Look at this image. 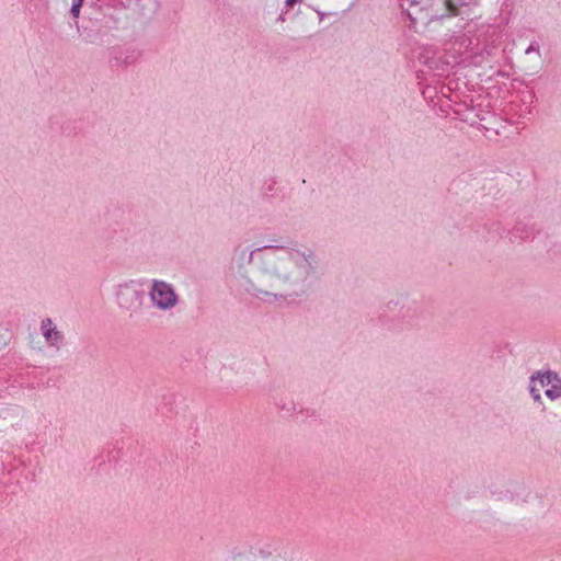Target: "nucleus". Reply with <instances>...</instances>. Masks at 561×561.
Here are the masks:
<instances>
[{
  "label": "nucleus",
  "instance_id": "nucleus-7",
  "mask_svg": "<svg viewBox=\"0 0 561 561\" xmlns=\"http://www.w3.org/2000/svg\"><path fill=\"white\" fill-rule=\"evenodd\" d=\"M298 547L290 541L276 540L272 561H296Z\"/></svg>",
  "mask_w": 561,
  "mask_h": 561
},
{
  "label": "nucleus",
  "instance_id": "nucleus-11",
  "mask_svg": "<svg viewBox=\"0 0 561 561\" xmlns=\"http://www.w3.org/2000/svg\"><path fill=\"white\" fill-rule=\"evenodd\" d=\"M254 293L253 295H255L256 297L265 300V301H272V299L274 301H278V300H285V296L283 295H277V294H273V293H270V291H264V290H257L256 288H253Z\"/></svg>",
  "mask_w": 561,
  "mask_h": 561
},
{
  "label": "nucleus",
  "instance_id": "nucleus-13",
  "mask_svg": "<svg viewBox=\"0 0 561 561\" xmlns=\"http://www.w3.org/2000/svg\"><path fill=\"white\" fill-rule=\"evenodd\" d=\"M536 376H531L529 380V393L535 402L541 403L540 389L536 386Z\"/></svg>",
  "mask_w": 561,
  "mask_h": 561
},
{
  "label": "nucleus",
  "instance_id": "nucleus-6",
  "mask_svg": "<svg viewBox=\"0 0 561 561\" xmlns=\"http://www.w3.org/2000/svg\"><path fill=\"white\" fill-rule=\"evenodd\" d=\"M501 38V32L496 26H482L477 36L478 45H482V51L490 54V49L494 48Z\"/></svg>",
  "mask_w": 561,
  "mask_h": 561
},
{
  "label": "nucleus",
  "instance_id": "nucleus-4",
  "mask_svg": "<svg viewBox=\"0 0 561 561\" xmlns=\"http://www.w3.org/2000/svg\"><path fill=\"white\" fill-rule=\"evenodd\" d=\"M149 294L152 304L162 310L170 309L178 302V296L172 286L163 280L154 279Z\"/></svg>",
  "mask_w": 561,
  "mask_h": 561
},
{
  "label": "nucleus",
  "instance_id": "nucleus-5",
  "mask_svg": "<svg viewBox=\"0 0 561 561\" xmlns=\"http://www.w3.org/2000/svg\"><path fill=\"white\" fill-rule=\"evenodd\" d=\"M274 539H255L250 546L248 561H272L275 547Z\"/></svg>",
  "mask_w": 561,
  "mask_h": 561
},
{
  "label": "nucleus",
  "instance_id": "nucleus-19",
  "mask_svg": "<svg viewBox=\"0 0 561 561\" xmlns=\"http://www.w3.org/2000/svg\"><path fill=\"white\" fill-rule=\"evenodd\" d=\"M299 0H286V7L293 8L295 3H297Z\"/></svg>",
  "mask_w": 561,
  "mask_h": 561
},
{
  "label": "nucleus",
  "instance_id": "nucleus-16",
  "mask_svg": "<svg viewBox=\"0 0 561 561\" xmlns=\"http://www.w3.org/2000/svg\"><path fill=\"white\" fill-rule=\"evenodd\" d=\"M51 324H53V321H51V319H50V318H46V319H44V320L42 321V323H41V330H42L43 335L45 334V330H50V329H53V328H51Z\"/></svg>",
  "mask_w": 561,
  "mask_h": 561
},
{
  "label": "nucleus",
  "instance_id": "nucleus-1",
  "mask_svg": "<svg viewBox=\"0 0 561 561\" xmlns=\"http://www.w3.org/2000/svg\"><path fill=\"white\" fill-rule=\"evenodd\" d=\"M248 263L290 285L304 287L313 273L316 255L311 250L300 252L287 250L285 245L268 244L252 250Z\"/></svg>",
  "mask_w": 561,
  "mask_h": 561
},
{
  "label": "nucleus",
  "instance_id": "nucleus-2",
  "mask_svg": "<svg viewBox=\"0 0 561 561\" xmlns=\"http://www.w3.org/2000/svg\"><path fill=\"white\" fill-rule=\"evenodd\" d=\"M402 14L409 21V27L419 32L422 26L434 20H442L451 15H465L468 4L462 0H398Z\"/></svg>",
  "mask_w": 561,
  "mask_h": 561
},
{
  "label": "nucleus",
  "instance_id": "nucleus-9",
  "mask_svg": "<svg viewBox=\"0 0 561 561\" xmlns=\"http://www.w3.org/2000/svg\"><path fill=\"white\" fill-rule=\"evenodd\" d=\"M533 376L537 377V380L540 382L541 387L545 386H552L557 380H560L561 378L556 371L552 370H546V371H536Z\"/></svg>",
  "mask_w": 561,
  "mask_h": 561
},
{
  "label": "nucleus",
  "instance_id": "nucleus-14",
  "mask_svg": "<svg viewBox=\"0 0 561 561\" xmlns=\"http://www.w3.org/2000/svg\"><path fill=\"white\" fill-rule=\"evenodd\" d=\"M82 3H83V0H73L72 1L71 8H70V13L73 18L79 16Z\"/></svg>",
  "mask_w": 561,
  "mask_h": 561
},
{
  "label": "nucleus",
  "instance_id": "nucleus-8",
  "mask_svg": "<svg viewBox=\"0 0 561 561\" xmlns=\"http://www.w3.org/2000/svg\"><path fill=\"white\" fill-rule=\"evenodd\" d=\"M536 229L534 225H530L525 221H517L513 229L508 232L510 240L512 242L515 241V239L518 240H527L529 238H533L535 236Z\"/></svg>",
  "mask_w": 561,
  "mask_h": 561
},
{
  "label": "nucleus",
  "instance_id": "nucleus-21",
  "mask_svg": "<svg viewBox=\"0 0 561 561\" xmlns=\"http://www.w3.org/2000/svg\"><path fill=\"white\" fill-rule=\"evenodd\" d=\"M278 20L284 21L285 16L283 14L279 15Z\"/></svg>",
  "mask_w": 561,
  "mask_h": 561
},
{
  "label": "nucleus",
  "instance_id": "nucleus-18",
  "mask_svg": "<svg viewBox=\"0 0 561 561\" xmlns=\"http://www.w3.org/2000/svg\"><path fill=\"white\" fill-rule=\"evenodd\" d=\"M242 558H243V553L241 551H239L237 553H232V556L229 557L227 559V561H242Z\"/></svg>",
  "mask_w": 561,
  "mask_h": 561
},
{
  "label": "nucleus",
  "instance_id": "nucleus-10",
  "mask_svg": "<svg viewBox=\"0 0 561 561\" xmlns=\"http://www.w3.org/2000/svg\"><path fill=\"white\" fill-rule=\"evenodd\" d=\"M46 342L51 345L59 347V344L64 341V334L58 331L56 328L50 330H45V334L43 335Z\"/></svg>",
  "mask_w": 561,
  "mask_h": 561
},
{
  "label": "nucleus",
  "instance_id": "nucleus-17",
  "mask_svg": "<svg viewBox=\"0 0 561 561\" xmlns=\"http://www.w3.org/2000/svg\"><path fill=\"white\" fill-rule=\"evenodd\" d=\"M492 228L496 231L499 237H502V234L505 232V229L501 226L500 222H493Z\"/></svg>",
  "mask_w": 561,
  "mask_h": 561
},
{
  "label": "nucleus",
  "instance_id": "nucleus-12",
  "mask_svg": "<svg viewBox=\"0 0 561 561\" xmlns=\"http://www.w3.org/2000/svg\"><path fill=\"white\" fill-rule=\"evenodd\" d=\"M546 396L550 400H557L561 397V379L557 380L549 389L546 390Z\"/></svg>",
  "mask_w": 561,
  "mask_h": 561
},
{
  "label": "nucleus",
  "instance_id": "nucleus-3",
  "mask_svg": "<svg viewBox=\"0 0 561 561\" xmlns=\"http://www.w3.org/2000/svg\"><path fill=\"white\" fill-rule=\"evenodd\" d=\"M116 296L119 308L128 311L130 317L140 312L146 299L145 291L133 284L121 285Z\"/></svg>",
  "mask_w": 561,
  "mask_h": 561
},
{
  "label": "nucleus",
  "instance_id": "nucleus-15",
  "mask_svg": "<svg viewBox=\"0 0 561 561\" xmlns=\"http://www.w3.org/2000/svg\"><path fill=\"white\" fill-rule=\"evenodd\" d=\"M540 51V46L537 42H531L530 45L527 47V49L525 50V54L529 55L531 53H537L539 54Z\"/></svg>",
  "mask_w": 561,
  "mask_h": 561
},
{
  "label": "nucleus",
  "instance_id": "nucleus-20",
  "mask_svg": "<svg viewBox=\"0 0 561 561\" xmlns=\"http://www.w3.org/2000/svg\"><path fill=\"white\" fill-rule=\"evenodd\" d=\"M134 59H135V58H134L133 56H130V57H129V56H127V57H126V59L124 60V64H125V65H129V64H131V62L134 61Z\"/></svg>",
  "mask_w": 561,
  "mask_h": 561
}]
</instances>
